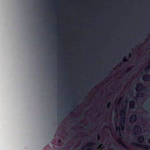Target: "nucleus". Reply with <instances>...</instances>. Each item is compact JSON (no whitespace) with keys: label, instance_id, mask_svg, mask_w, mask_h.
<instances>
[{"label":"nucleus","instance_id":"2","mask_svg":"<svg viewBox=\"0 0 150 150\" xmlns=\"http://www.w3.org/2000/svg\"><path fill=\"white\" fill-rule=\"evenodd\" d=\"M137 117L136 115L134 114L132 115L129 119V122L131 123L135 122L137 119Z\"/></svg>","mask_w":150,"mask_h":150},{"label":"nucleus","instance_id":"1","mask_svg":"<svg viewBox=\"0 0 150 150\" xmlns=\"http://www.w3.org/2000/svg\"><path fill=\"white\" fill-rule=\"evenodd\" d=\"M132 146L144 148L145 150H150V146H148L144 145L142 144L133 142L131 143Z\"/></svg>","mask_w":150,"mask_h":150},{"label":"nucleus","instance_id":"21","mask_svg":"<svg viewBox=\"0 0 150 150\" xmlns=\"http://www.w3.org/2000/svg\"><path fill=\"white\" fill-rule=\"evenodd\" d=\"M141 95H142V96L143 94H142V93H141Z\"/></svg>","mask_w":150,"mask_h":150},{"label":"nucleus","instance_id":"12","mask_svg":"<svg viewBox=\"0 0 150 150\" xmlns=\"http://www.w3.org/2000/svg\"><path fill=\"white\" fill-rule=\"evenodd\" d=\"M121 112H122V113L124 114H125V112L123 110Z\"/></svg>","mask_w":150,"mask_h":150},{"label":"nucleus","instance_id":"3","mask_svg":"<svg viewBox=\"0 0 150 150\" xmlns=\"http://www.w3.org/2000/svg\"><path fill=\"white\" fill-rule=\"evenodd\" d=\"M144 137L143 136H140L137 139L138 142L140 143H142L144 141Z\"/></svg>","mask_w":150,"mask_h":150},{"label":"nucleus","instance_id":"25","mask_svg":"<svg viewBox=\"0 0 150 150\" xmlns=\"http://www.w3.org/2000/svg\"><path fill=\"white\" fill-rule=\"evenodd\" d=\"M83 97V96H82L81 97Z\"/></svg>","mask_w":150,"mask_h":150},{"label":"nucleus","instance_id":"24","mask_svg":"<svg viewBox=\"0 0 150 150\" xmlns=\"http://www.w3.org/2000/svg\"><path fill=\"white\" fill-rule=\"evenodd\" d=\"M126 102V103H127V101H126V102Z\"/></svg>","mask_w":150,"mask_h":150},{"label":"nucleus","instance_id":"20","mask_svg":"<svg viewBox=\"0 0 150 150\" xmlns=\"http://www.w3.org/2000/svg\"><path fill=\"white\" fill-rule=\"evenodd\" d=\"M147 32H148V33H149V32L148 31H147Z\"/></svg>","mask_w":150,"mask_h":150},{"label":"nucleus","instance_id":"10","mask_svg":"<svg viewBox=\"0 0 150 150\" xmlns=\"http://www.w3.org/2000/svg\"><path fill=\"white\" fill-rule=\"evenodd\" d=\"M62 142V141L61 140L59 139L58 140V144L61 143Z\"/></svg>","mask_w":150,"mask_h":150},{"label":"nucleus","instance_id":"9","mask_svg":"<svg viewBox=\"0 0 150 150\" xmlns=\"http://www.w3.org/2000/svg\"><path fill=\"white\" fill-rule=\"evenodd\" d=\"M122 122L123 123V124H125V119L124 118H123L122 120H121L120 121V122Z\"/></svg>","mask_w":150,"mask_h":150},{"label":"nucleus","instance_id":"23","mask_svg":"<svg viewBox=\"0 0 150 150\" xmlns=\"http://www.w3.org/2000/svg\"><path fill=\"white\" fill-rule=\"evenodd\" d=\"M120 136H121V134L120 133Z\"/></svg>","mask_w":150,"mask_h":150},{"label":"nucleus","instance_id":"8","mask_svg":"<svg viewBox=\"0 0 150 150\" xmlns=\"http://www.w3.org/2000/svg\"><path fill=\"white\" fill-rule=\"evenodd\" d=\"M137 86L139 87H143L142 84L141 83L138 84H137Z\"/></svg>","mask_w":150,"mask_h":150},{"label":"nucleus","instance_id":"14","mask_svg":"<svg viewBox=\"0 0 150 150\" xmlns=\"http://www.w3.org/2000/svg\"><path fill=\"white\" fill-rule=\"evenodd\" d=\"M127 108V106L126 105L124 107V109H125V110H126V109Z\"/></svg>","mask_w":150,"mask_h":150},{"label":"nucleus","instance_id":"17","mask_svg":"<svg viewBox=\"0 0 150 150\" xmlns=\"http://www.w3.org/2000/svg\"><path fill=\"white\" fill-rule=\"evenodd\" d=\"M91 149V148H88V150H90Z\"/></svg>","mask_w":150,"mask_h":150},{"label":"nucleus","instance_id":"13","mask_svg":"<svg viewBox=\"0 0 150 150\" xmlns=\"http://www.w3.org/2000/svg\"><path fill=\"white\" fill-rule=\"evenodd\" d=\"M139 95H140V94H139V93H137V94L136 96L137 97H139Z\"/></svg>","mask_w":150,"mask_h":150},{"label":"nucleus","instance_id":"18","mask_svg":"<svg viewBox=\"0 0 150 150\" xmlns=\"http://www.w3.org/2000/svg\"><path fill=\"white\" fill-rule=\"evenodd\" d=\"M98 138L99 139V138H100V136H99V135H98Z\"/></svg>","mask_w":150,"mask_h":150},{"label":"nucleus","instance_id":"16","mask_svg":"<svg viewBox=\"0 0 150 150\" xmlns=\"http://www.w3.org/2000/svg\"><path fill=\"white\" fill-rule=\"evenodd\" d=\"M94 85V83H91L90 84V85L91 86H93Z\"/></svg>","mask_w":150,"mask_h":150},{"label":"nucleus","instance_id":"19","mask_svg":"<svg viewBox=\"0 0 150 150\" xmlns=\"http://www.w3.org/2000/svg\"><path fill=\"white\" fill-rule=\"evenodd\" d=\"M110 150H114V149H110Z\"/></svg>","mask_w":150,"mask_h":150},{"label":"nucleus","instance_id":"7","mask_svg":"<svg viewBox=\"0 0 150 150\" xmlns=\"http://www.w3.org/2000/svg\"><path fill=\"white\" fill-rule=\"evenodd\" d=\"M95 144V143L94 142L86 144V146L87 147L91 146Z\"/></svg>","mask_w":150,"mask_h":150},{"label":"nucleus","instance_id":"6","mask_svg":"<svg viewBox=\"0 0 150 150\" xmlns=\"http://www.w3.org/2000/svg\"><path fill=\"white\" fill-rule=\"evenodd\" d=\"M118 142H119L120 144H121L122 146L123 147L125 148H127V147L126 146L125 144L123 143L121 141H118Z\"/></svg>","mask_w":150,"mask_h":150},{"label":"nucleus","instance_id":"15","mask_svg":"<svg viewBox=\"0 0 150 150\" xmlns=\"http://www.w3.org/2000/svg\"><path fill=\"white\" fill-rule=\"evenodd\" d=\"M121 127H122V129H124V126H123L122 125H121Z\"/></svg>","mask_w":150,"mask_h":150},{"label":"nucleus","instance_id":"11","mask_svg":"<svg viewBox=\"0 0 150 150\" xmlns=\"http://www.w3.org/2000/svg\"><path fill=\"white\" fill-rule=\"evenodd\" d=\"M116 129L117 130L118 129L120 130V127H118L117 126L116 127Z\"/></svg>","mask_w":150,"mask_h":150},{"label":"nucleus","instance_id":"22","mask_svg":"<svg viewBox=\"0 0 150 150\" xmlns=\"http://www.w3.org/2000/svg\"><path fill=\"white\" fill-rule=\"evenodd\" d=\"M145 70L146 71L147 70H146V69H145Z\"/></svg>","mask_w":150,"mask_h":150},{"label":"nucleus","instance_id":"4","mask_svg":"<svg viewBox=\"0 0 150 150\" xmlns=\"http://www.w3.org/2000/svg\"><path fill=\"white\" fill-rule=\"evenodd\" d=\"M134 129L137 130L138 132H139V133L142 132V128L140 126L138 125L135 126L134 127Z\"/></svg>","mask_w":150,"mask_h":150},{"label":"nucleus","instance_id":"5","mask_svg":"<svg viewBox=\"0 0 150 150\" xmlns=\"http://www.w3.org/2000/svg\"><path fill=\"white\" fill-rule=\"evenodd\" d=\"M143 80L144 81H148L150 80V77H148L147 76H143L142 78Z\"/></svg>","mask_w":150,"mask_h":150}]
</instances>
